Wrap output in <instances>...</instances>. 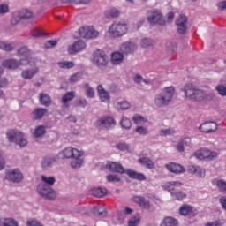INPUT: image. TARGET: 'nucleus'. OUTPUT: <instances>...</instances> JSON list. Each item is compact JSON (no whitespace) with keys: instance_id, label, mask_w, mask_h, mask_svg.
<instances>
[{"instance_id":"nucleus-1","label":"nucleus","mask_w":226,"mask_h":226,"mask_svg":"<svg viewBox=\"0 0 226 226\" xmlns=\"http://www.w3.org/2000/svg\"><path fill=\"white\" fill-rule=\"evenodd\" d=\"M106 169L111 172H117V174H127L131 179H137L138 181H146V175L139 173L133 170H124V167L119 162H109L106 164Z\"/></svg>"},{"instance_id":"nucleus-2","label":"nucleus","mask_w":226,"mask_h":226,"mask_svg":"<svg viewBox=\"0 0 226 226\" xmlns=\"http://www.w3.org/2000/svg\"><path fill=\"white\" fill-rule=\"evenodd\" d=\"M174 94H176V89L174 87H167L163 88L159 94H155L154 105L158 109L168 107L170 102H172Z\"/></svg>"},{"instance_id":"nucleus-3","label":"nucleus","mask_w":226,"mask_h":226,"mask_svg":"<svg viewBox=\"0 0 226 226\" xmlns=\"http://www.w3.org/2000/svg\"><path fill=\"white\" fill-rule=\"evenodd\" d=\"M184 92L186 98L189 100H195L196 102H203V100H211L213 95H207L204 91L195 87V86L192 84H187L184 87Z\"/></svg>"},{"instance_id":"nucleus-4","label":"nucleus","mask_w":226,"mask_h":226,"mask_svg":"<svg viewBox=\"0 0 226 226\" xmlns=\"http://www.w3.org/2000/svg\"><path fill=\"white\" fill-rule=\"evenodd\" d=\"M93 63L95 66L99 67L100 70L107 68L109 64V56L102 49H97L93 54Z\"/></svg>"},{"instance_id":"nucleus-5","label":"nucleus","mask_w":226,"mask_h":226,"mask_svg":"<svg viewBox=\"0 0 226 226\" xmlns=\"http://www.w3.org/2000/svg\"><path fill=\"white\" fill-rule=\"evenodd\" d=\"M128 33V27L124 22L115 21L109 27V34L113 38H119Z\"/></svg>"},{"instance_id":"nucleus-6","label":"nucleus","mask_w":226,"mask_h":226,"mask_svg":"<svg viewBox=\"0 0 226 226\" xmlns=\"http://www.w3.org/2000/svg\"><path fill=\"white\" fill-rule=\"evenodd\" d=\"M37 192L39 195L46 200H54L57 197L56 191L45 184H39L37 186Z\"/></svg>"},{"instance_id":"nucleus-7","label":"nucleus","mask_w":226,"mask_h":226,"mask_svg":"<svg viewBox=\"0 0 226 226\" xmlns=\"http://www.w3.org/2000/svg\"><path fill=\"white\" fill-rule=\"evenodd\" d=\"M147 19L149 24H157V26H165L167 21L163 19V14L158 10H151L147 12Z\"/></svg>"},{"instance_id":"nucleus-8","label":"nucleus","mask_w":226,"mask_h":226,"mask_svg":"<svg viewBox=\"0 0 226 226\" xmlns=\"http://www.w3.org/2000/svg\"><path fill=\"white\" fill-rule=\"evenodd\" d=\"M182 183L179 181H171L166 184V188L168 192L170 193L171 197L177 199V200H183V199H186V193L183 192H176L175 186H181Z\"/></svg>"},{"instance_id":"nucleus-9","label":"nucleus","mask_w":226,"mask_h":226,"mask_svg":"<svg viewBox=\"0 0 226 226\" xmlns=\"http://www.w3.org/2000/svg\"><path fill=\"white\" fill-rule=\"evenodd\" d=\"M194 155L198 160H208L209 162H213V160H216V158H218V153L207 148H201L195 152Z\"/></svg>"},{"instance_id":"nucleus-10","label":"nucleus","mask_w":226,"mask_h":226,"mask_svg":"<svg viewBox=\"0 0 226 226\" xmlns=\"http://www.w3.org/2000/svg\"><path fill=\"white\" fill-rule=\"evenodd\" d=\"M5 179L11 183H22L24 180V175L19 169L10 170L5 174Z\"/></svg>"},{"instance_id":"nucleus-11","label":"nucleus","mask_w":226,"mask_h":226,"mask_svg":"<svg viewBox=\"0 0 226 226\" xmlns=\"http://www.w3.org/2000/svg\"><path fill=\"white\" fill-rule=\"evenodd\" d=\"M188 22V18L185 14H180L176 20L177 33L178 34H186L188 26H186Z\"/></svg>"},{"instance_id":"nucleus-12","label":"nucleus","mask_w":226,"mask_h":226,"mask_svg":"<svg viewBox=\"0 0 226 226\" xmlns=\"http://www.w3.org/2000/svg\"><path fill=\"white\" fill-rule=\"evenodd\" d=\"M94 124L99 130H103V128L109 130L111 126L116 125V121L111 117H104L99 118Z\"/></svg>"},{"instance_id":"nucleus-13","label":"nucleus","mask_w":226,"mask_h":226,"mask_svg":"<svg viewBox=\"0 0 226 226\" xmlns=\"http://www.w3.org/2000/svg\"><path fill=\"white\" fill-rule=\"evenodd\" d=\"M79 34L81 38H86L87 40H93L94 38H98V35L100 34L93 27H81L79 29Z\"/></svg>"},{"instance_id":"nucleus-14","label":"nucleus","mask_w":226,"mask_h":226,"mask_svg":"<svg viewBox=\"0 0 226 226\" xmlns=\"http://www.w3.org/2000/svg\"><path fill=\"white\" fill-rule=\"evenodd\" d=\"M137 49H139V47L134 42L125 41L120 46V52H122L124 56H130L137 52Z\"/></svg>"},{"instance_id":"nucleus-15","label":"nucleus","mask_w":226,"mask_h":226,"mask_svg":"<svg viewBox=\"0 0 226 226\" xmlns=\"http://www.w3.org/2000/svg\"><path fill=\"white\" fill-rule=\"evenodd\" d=\"M59 154L62 156V158H80L83 154L77 148L67 147L60 152Z\"/></svg>"},{"instance_id":"nucleus-16","label":"nucleus","mask_w":226,"mask_h":226,"mask_svg":"<svg viewBox=\"0 0 226 226\" xmlns=\"http://www.w3.org/2000/svg\"><path fill=\"white\" fill-rule=\"evenodd\" d=\"M18 56L20 57L21 64L26 66L29 64L31 59V51L26 47H22L18 50Z\"/></svg>"},{"instance_id":"nucleus-17","label":"nucleus","mask_w":226,"mask_h":226,"mask_svg":"<svg viewBox=\"0 0 226 226\" xmlns=\"http://www.w3.org/2000/svg\"><path fill=\"white\" fill-rule=\"evenodd\" d=\"M200 130L203 133H211V132H216V130H218V124L213 121L205 122L204 124H200Z\"/></svg>"},{"instance_id":"nucleus-18","label":"nucleus","mask_w":226,"mask_h":226,"mask_svg":"<svg viewBox=\"0 0 226 226\" xmlns=\"http://www.w3.org/2000/svg\"><path fill=\"white\" fill-rule=\"evenodd\" d=\"M86 49V42L84 41H75L73 44L68 47L69 54H77Z\"/></svg>"},{"instance_id":"nucleus-19","label":"nucleus","mask_w":226,"mask_h":226,"mask_svg":"<svg viewBox=\"0 0 226 226\" xmlns=\"http://www.w3.org/2000/svg\"><path fill=\"white\" fill-rule=\"evenodd\" d=\"M132 200L136 204H139V207H142V209H146L147 211L151 209V202H149V200H146L142 196H134Z\"/></svg>"},{"instance_id":"nucleus-20","label":"nucleus","mask_w":226,"mask_h":226,"mask_svg":"<svg viewBox=\"0 0 226 226\" xmlns=\"http://www.w3.org/2000/svg\"><path fill=\"white\" fill-rule=\"evenodd\" d=\"M2 64L4 68H7V70H17L19 66H24L21 61L15 59L4 60Z\"/></svg>"},{"instance_id":"nucleus-21","label":"nucleus","mask_w":226,"mask_h":226,"mask_svg":"<svg viewBox=\"0 0 226 226\" xmlns=\"http://www.w3.org/2000/svg\"><path fill=\"white\" fill-rule=\"evenodd\" d=\"M97 93L99 94L101 102H102L103 103H109V102H110V95L109 94V92H107V90L103 88V86H97Z\"/></svg>"},{"instance_id":"nucleus-22","label":"nucleus","mask_w":226,"mask_h":226,"mask_svg":"<svg viewBox=\"0 0 226 226\" xmlns=\"http://www.w3.org/2000/svg\"><path fill=\"white\" fill-rule=\"evenodd\" d=\"M165 167L170 172H172L173 174H183L185 172V168L182 165L175 162L165 164Z\"/></svg>"},{"instance_id":"nucleus-23","label":"nucleus","mask_w":226,"mask_h":226,"mask_svg":"<svg viewBox=\"0 0 226 226\" xmlns=\"http://www.w3.org/2000/svg\"><path fill=\"white\" fill-rule=\"evenodd\" d=\"M39 102L43 107H50L52 105V98L45 93L39 94Z\"/></svg>"},{"instance_id":"nucleus-24","label":"nucleus","mask_w":226,"mask_h":226,"mask_svg":"<svg viewBox=\"0 0 226 226\" xmlns=\"http://www.w3.org/2000/svg\"><path fill=\"white\" fill-rule=\"evenodd\" d=\"M138 163H140L145 169H154V162L149 157H141L138 159Z\"/></svg>"},{"instance_id":"nucleus-25","label":"nucleus","mask_w":226,"mask_h":226,"mask_svg":"<svg viewBox=\"0 0 226 226\" xmlns=\"http://www.w3.org/2000/svg\"><path fill=\"white\" fill-rule=\"evenodd\" d=\"M39 71L40 69H38V67H36L35 69L25 70L21 72V77L26 80H31V79L34 78Z\"/></svg>"},{"instance_id":"nucleus-26","label":"nucleus","mask_w":226,"mask_h":226,"mask_svg":"<svg viewBox=\"0 0 226 226\" xmlns=\"http://www.w3.org/2000/svg\"><path fill=\"white\" fill-rule=\"evenodd\" d=\"M124 60V54H123V52H114L111 55V63L112 64H121V63H123V61Z\"/></svg>"},{"instance_id":"nucleus-27","label":"nucleus","mask_w":226,"mask_h":226,"mask_svg":"<svg viewBox=\"0 0 226 226\" xmlns=\"http://www.w3.org/2000/svg\"><path fill=\"white\" fill-rule=\"evenodd\" d=\"M56 163V158L54 157H44L41 162V168L44 170H49V169H51L52 165Z\"/></svg>"},{"instance_id":"nucleus-28","label":"nucleus","mask_w":226,"mask_h":226,"mask_svg":"<svg viewBox=\"0 0 226 226\" xmlns=\"http://www.w3.org/2000/svg\"><path fill=\"white\" fill-rule=\"evenodd\" d=\"M47 112V109L45 108H37L32 112V119L34 121H38L39 119H41L45 113Z\"/></svg>"},{"instance_id":"nucleus-29","label":"nucleus","mask_w":226,"mask_h":226,"mask_svg":"<svg viewBox=\"0 0 226 226\" xmlns=\"http://www.w3.org/2000/svg\"><path fill=\"white\" fill-rule=\"evenodd\" d=\"M14 142L15 144H18L19 147H26V146H27V139H26L24 133L20 131L19 132V135L16 136Z\"/></svg>"},{"instance_id":"nucleus-30","label":"nucleus","mask_w":226,"mask_h":226,"mask_svg":"<svg viewBox=\"0 0 226 226\" xmlns=\"http://www.w3.org/2000/svg\"><path fill=\"white\" fill-rule=\"evenodd\" d=\"M75 98V92H67L62 97V103L64 107H70L68 104V102H72Z\"/></svg>"},{"instance_id":"nucleus-31","label":"nucleus","mask_w":226,"mask_h":226,"mask_svg":"<svg viewBox=\"0 0 226 226\" xmlns=\"http://www.w3.org/2000/svg\"><path fill=\"white\" fill-rule=\"evenodd\" d=\"M41 179L42 181V185H46V186L52 187L54 185H56V177H47L45 175L41 176Z\"/></svg>"},{"instance_id":"nucleus-32","label":"nucleus","mask_w":226,"mask_h":226,"mask_svg":"<svg viewBox=\"0 0 226 226\" xmlns=\"http://www.w3.org/2000/svg\"><path fill=\"white\" fill-rule=\"evenodd\" d=\"M92 213L94 215V216H99L101 218L107 216V210H105L103 207H94Z\"/></svg>"},{"instance_id":"nucleus-33","label":"nucleus","mask_w":226,"mask_h":226,"mask_svg":"<svg viewBox=\"0 0 226 226\" xmlns=\"http://www.w3.org/2000/svg\"><path fill=\"white\" fill-rule=\"evenodd\" d=\"M92 195H94V197H105V195H107V189L94 187L92 189Z\"/></svg>"},{"instance_id":"nucleus-34","label":"nucleus","mask_w":226,"mask_h":226,"mask_svg":"<svg viewBox=\"0 0 226 226\" xmlns=\"http://www.w3.org/2000/svg\"><path fill=\"white\" fill-rule=\"evenodd\" d=\"M177 219L174 217H165L162 222L161 226H177Z\"/></svg>"},{"instance_id":"nucleus-35","label":"nucleus","mask_w":226,"mask_h":226,"mask_svg":"<svg viewBox=\"0 0 226 226\" xmlns=\"http://www.w3.org/2000/svg\"><path fill=\"white\" fill-rule=\"evenodd\" d=\"M0 226H19V222L12 218L1 219Z\"/></svg>"},{"instance_id":"nucleus-36","label":"nucleus","mask_w":226,"mask_h":226,"mask_svg":"<svg viewBox=\"0 0 226 226\" xmlns=\"http://www.w3.org/2000/svg\"><path fill=\"white\" fill-rule=\"evenodd\" d=\"M212 185H215L221 192H226V182L224 180L215 178L212 180Z\"/></svg>"},{"instance_id":"nucleus-37","label":"nucleus","mask_w":226,"mask_h":226,"mask_svg":"<svg viewBox=\"0 0 226 226\" xmlns=\"http://www.w3.org/2000/svg\"><path fill=\"white\" fill-rule=\"evenodd\" d=\"M191 139L190 138H185L181 141L178 142L177 145V151H179L180 153H183L185 151V146H190Z\"/></svg>"},{"instance_id":"nucleus-38","label":"nucleus","mask_w":226,"mask_h":226,"mask_svg":"<svg viewBox=\"0 0 226 226\" xmlns=\"http://www.w3.org/2000/svg\"><path fill=\"white\" fill-rule=\"evenodd\" d=\"M30 34L33 38H43V36H47V34L41 28L33 29Z\"/></svg>"},{"instance_id":"nucleus-39","label":"nucleus","mask_w":226,"mask_h":226,"mask_svg":"<svg viewBox=\"0 0 226 226\" xmlns=\"http://www.w3.org/2000/svg\"><path fill=\"white\" fill-rule=\"evenodd\" d=\"M57 65L63 70H70L71 68H73L75 66V63L73 61H63L58 62Z\"/></svg>"},{"instance_id":"nucleus-40","label":"nucleus","mask_w":226,"mask_h":226,"mask_svg":"<svg viewBox=\"0 0 226 226\" xmlns=\"http://www.w3.org/2000/svg\"><path fill=\"white\" fill-rule=\"evenodd\" d=\"M192 211H193V207L190 205H183L179 208V213L182 216H186L189 213H192Z\"/></svg>"},{"instance_id":"nucleus-41","label":"nucleus","mask_w":226,"mask_h":226,"mask_svg":"<svg viewBox=\"0 0 226 226\" xmlns=\"http://www.w3.org/2000/svg\"><path fill=\"white\" fill-rule=\"evenodd\" d=\"M19 131L17 130H11L7 132L6 135L9 142H15L17 137H19Z\"/></svg>"},{"instance_id":"nucleus-42","label":"nucleus","mask_w":226,"mask_h":226,"mask_svg":"<svg viewBox=\"0 0 226 226\" xmlns=\"http://www.w3.org/2000/svg\"><path fill=\"white\" fill-rule=\"evenodd\" d=\"M45 133H47V131L45 130V126L43 125H39L34 132V135L35 137V139H38L40 137H43V135H45Z\"/></svg>"},{"instance_id":"nucleus-43","label":"nucleus","mask_w":226,"mask_h":226,"mask_svg":"<svg viewBox=\"0 0 226 226\" xmlns=\"http://www.w3.org/2000/svg\"><path fill=\"white\" fill-rule=\"evenodd\" d=\"M130 107H131V104L128 101H122V102H117V110H128Z\"/></svg>"},{"instance_id":"nucleus-44","label":"nucleus","mask_w":226,"mask_h":226,"mask_svg":"<svg viewBox=\"0 0 226 226\" xmlns=\"http://www.w3.org/2000/svg\"><path fill=\"white\" fill-rule=\"evenodd\" d=\"M73 160L71 162V167L72 169H80L82 167L83 161L80 157H72Z\"/></svg>"},{"instance_id":"nucleus-45","label":"nucleus","mask_w":226,"mask_h":226,"mask_svg":"<svg viewBox=\"0 0 226 226\" xmlns=\"http://www.w3.org/2000/svg\"><path fill=\"white\" fill-rule=\"evenodd\" d=\"M120 124L124 130H130L132 128V120L126 117H123Z\"/></svg>"},{"instance_id":"nucleus-46","label":"nucleus","mask_w":226,"mask_h":226,"mask_svg":"<svg viewBox=\"0 0 226 226\" xmlns=\"http://www.w3.org/2000/svg\"><path fill=\"white\" fill-rule=\"evenodd\" d=\"M107 19H117L119 17V11L117 9H110L105 13Z\"/></svg>"},{"instance_id":"nucleus-47","label":"nucleus","mask_w":226,"mask_h":226,"mask_svg":"<svg viewBox=\"0 0 226 226\" xmlns=\"http://www.w3.org/2000/svg\"><path fill=\"white\" fill-rule=\"evenodd\" d=\"M166 49L169 52V54H174L177 50V43L172 42V41H168L166 43Z\"/></svg>"},{"instance_id":"nucleus-48","label":"nucleus","mask_w":226,"mask_h":226,"mask_svg":"<svg viewBox=\"0 0 226 226\" xmlns=\"http://www.w3.org/2000/svg\"><path fill=\"white\" fill-rule=\"evenodd\" d=\"M19 17H21L22 20H27L28 19H31L33 17V12L29 10H22L19 11Z\"/></svg>"},{"instance_id":"nucleus-49","label":"nucleus","mask_w":226,"mask_h":226,"mask_svg":"<svg viewBox=\"0 0 226 226\" xmlns=\"http://www.w3.org/2000/svg\"><path fill=\"white\" fill-rule=\"evenodd\" d=\"M79 80H82V72H80L72 74L69 78V81L71 82V84H75L76 82H79Z\"/></svg>"},{"instance_id":"nucleus-50","label":"nucleus","mask_w":226,"mask_h":226,"mask_svg":"<svg viewBox=\"0 0 226 226\" xmlns=\"http://www.w3.org/2000/svg\"><path fill=\"white\" fill-rule=\"evenodd\" d=\"M0 49L1 50H4L5 52H11L15 49L13 45L6 42H3L0 41Z\"/></svg>"},{"instance_id":"nucleus-51","label":"nucleus","mask_w":226,"mask_h":226,"mask_svg":"<svg viewBox=\"0 0 226 226\" xmlns=\"http://www.w3.org/2000/svg\"><path fill=\"white\" fill-rule=\"evenodd\" d=\"M85 87H86V92H85L86 96L87 98H94V88L89 87L88 83L85 85Z\"/></svg>"},{"instance_id":"nucleus-52","label":"nucleus","mask_w":226,"mask_h":226,"mask_svg":"<svg viewBox=\"0 0 226 226\" xmlns=\"http://www.w3.org/2000/svg\"><path fill=\"white\" fill-rule=\"evenodd\" d=\"M115 147L118 149V151H129L130 145H128L126 142H120L117 143Z\"/></svg>"},{"instance_id":"nucleus-53","label":"nucleus","mask_w":226,"mask_h":226,"mask_svg":"<svg viewBox=\"0 0 226 226\" xmlns=\"http://www.w3.org/2000/svg\"><path fill=\"white\" fill-rule=\"evenodd\" d=\"M154 41H153L149 38H144L141 40V47H143V49H147V47H152V45H154Z\"/></svg>"},{"instance_id":"nucleus-54","label":"nucleus","mask_w":226,"mask_h":226,"mask_svg":"<svg viewBox=\"0 0 226 226\" xmlns=\"http://www.w3.org/2000/svg\"><path fill=\"white\" fill-rule=\"evenodd\" d=\"M20 20H22V17H20V13L18 11V12H15L12 16V19H11V24L12 26H17V24L19 22H20Z\"/></svg>"},{"instance_id":"nucleus-55","label":"nucleus","mask_w":226,"mask_h":226,"mask_svg":"<svg viewBox=\"0 0 226 226\" xmlns=\"http://www.w3.org/2000/svg\"><path fill=\"white\" fill-rule=\"evenodd\" d=\"M215 91H217L220 96H226V87L223 85H217L215 87Z\"/></svg>"},{"instance_id":"nucleus-56","label":"nucleus","mask_w":226,"mask_h":226,"mask_svg":"<svg viewBox=\"0 0 226 226\" xmlns=\"http://www.w3.org/2000/svg\"><path fill=\"white\" fill-rule=\"evenodd\" d=\"M176 131L174 129H162L160 131L161 137H169V135H173Z\"/></svg>"},{"instance_id":"nucleus-57","label":"nucleus","mask_w":226,"mask_h":226,"mask_svg":"<svg viewBox=\"0 0 226 226\" xmlns=\"http://www.w3.org/2000/svg\"><path fill=\"white\" fill-rule=\"evenodd\" d=\"M87 105V101L86 99H77L74 102V107H86Z\"/></svg>"},{"instance_id":"nucleus-58","label":"nucleus","mask_w":226,"mask_h":226,"mask_svg":"<svg viewBox=\"0 0 226 226\" xmlns=\"http://www.w3.org/2000/svg\"><path fill=\"white\" fill-rule=\"evenodd\" d=\"M107 181L109 183H119V181H121V178L117 177V175H108Z\"/></svg>"},{"instance_id":"nucleus-59","label":"nucleus","mask_w":226,"mask_h":226,"mask_svg":"<svg viewBox=\"0 0 226 226\" xmlns=\"http://www.w3.org/2000/svg\"><path fill=\"white\" fill-rule=\"evenodd\" d=\"M10 11V6L8 4H0V15H4Z\"/></svg>"},{"instance_id":"nucleus-60","label":"nucleus","mask_w":226,"mask_h":226,"mask_svg":"<svg viewBox=\"0 0 226 226\" xmlns=\"http://www.w3.org/2000/svg\"><path fill=\"white\" fill-rule=\"evenodd\" d=\"M56 45H57V41L49 40L44 44V49H52L53 47H56Z\"/></svg>"},{"instance_id":"nucleus-61","label":"nucleus","mask_w":226,"mask_h":226,"mask_svg":"<svg viewBox=\"0 0 226 226\" xmlns=\"http://www.w3.org/2000/svg\"><path fill=\"white\" fill-rule=\"evenodd\" d=\"M27 226H43L38 220L36 219H32L26 222Z\"/></svg>"},{"instance_id":"nucleus-62","label":"nucleus","mask_w":226,"mask_h":226,"mask_svg":"<svg viewBox=\"0 0 226 226\" xmlns=\"http://www.w3.org/2000/svg\"><path fill=\"white\" fill-rule=\"evenodd\" d=\"M135 132L139 133V135H147V129L143 126H138Z\"/></svg>"},{"instance_id":"nucleus-63","label":"nucleus","mask_w":226,"mask_h":226,"mask_svg":"<svg viewBox=\"0 0 226 226\" xmlns=\"http://www.w3.org/2000/svg\"><path fill=\"white\" fill-rule=\"evenodd\" d=\"M91 0H69V3H74V4H89Z\"/></svg>"},{"instance_id":"nucleus-64","label":"nucleus","mask_w":226,"mask_h":226,"mask_svg":"<svg viewBox=\"0 0 226 226\" xmlns=\"http://www.w3.org/2000/svg\"><path fill=\"white\" fill-rule=\"evenodd\" d=\"M134 82L136 84H140V82H145L146 84H147V80L144 79V78H142V76H140L139 74H137L134 77Z\"/></svg>"}]
</instances>
